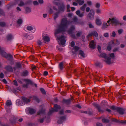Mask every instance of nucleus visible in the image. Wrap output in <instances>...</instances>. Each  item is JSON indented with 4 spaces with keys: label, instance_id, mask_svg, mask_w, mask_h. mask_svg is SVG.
Segmentation results:
<instances>
[{
    "label": "nucleus",
    "instance_id": "1",
    "mask_svg": "<svg viewBox=\"0 0 126 126\" xmlns=\"http://www.w3.org/2000/svg\"><path fill=\"white\" fill-rule=\"evenodd\" d=\"M71 23V22L67 20L66 18L62 19L60 25L59 26V29L55 31V37L57 38L59 43L60 41L59 44L63 46H65L66 42L65 37L63 35H61L60 37H58L57 36V34L61 32H64L67 31L68 34L71 35L72 37L74 38L75 37V35H73L72 34L75 29V27L74 26H72L68 31H67L68 25Z\"/></svg>",
    "mask_w": 126,
    "mask_h": 126
},
{
    "label": "nucleus",
    "instance_id": "2",
    "mask_svg": "<svg viewBox=\"0 0 126 126\" xmlns=\"http://www.w3.org/2000/svg\"><path fill=\"white\" fill-rule=\"evenodd\" d=\"M111 22L112 25H116L120 24V22L116 18L113 17L111 19L110 18L107 23L104 22L102 25V28L103 29L106 28L110 25V22Z\"/></svg>",
    "mask_w": 126,
    "mask_h": 126
},
{
    "label": "nucleus",
    "instance_id": "3",
    "mask_svg": "<svg viewBox=\"0 0 126 126\" xmlns=\"http://www.w3.org/2000/svg\"><path fill=\"white\" fill-rule=\"evenodd\" d=\"M55 4L58 6L59 11L55 13L53 15V18L54 19H56L59 16L60 11L63 12L65 9V6L63 4L62 2L56 3Z\"/></svg>",
    "mask_w": 126,
    "mask_h": 126
},
{
    "label": "nucleus",
    "instance_id": "4",
    "mask_svg": "<svg viewBox=\"0 0 126 126\" xmlns=\"http://www.w3.org/2000/svg\"><path fill=\"white\" fill-rule=\"evenodd\" d=\"M0 54L2 56L6 58L10 61H11L10 63V64L12 65L14 64V62L12 61L13 56L10 54H7L3 50H1L0 47Z\"/></svg>",
    "mask_w": 126,
    "mask_h": 126
},
{
    "label": "nucleus",
    "instance_id": "5",
    "mask_svg": "<svg viewBox=\"0 0 126 126\" xmlns=\"http://www.w3.org/2000/svg\"><path fill=\"white\" fill-rule=\"evenodd\" d=\"M63 113V110H62L59 112V114L60 115L58 116L57 121V123L59 124H62L66 120V116L62 115Z\"/></svg>",
    "mask_w": 126,
    "mask_h": 126
},
{
    "label": "nucleus",
    "instance_id": "6",
    "mask_svg": "<svg viewBox=\"0 0 126 126\" xmlns=\"http://www.w3.org/2000/svg\"><path fill=\"white\" fill-rule=\"evenodd\" d=\"M54 108H51L50 109L48 113V115H51L53 112H54L58 111V110L60 109L61 108L60 106L57 104L55 105H54Z\"/></svg>",
    "mask_w": 126,
    "mask_h": 126
},
{
    "label": "nucleus",
    "instance_id": "7",
    "mask_svg": "<svg viewBox=\"0 0 126 126\" xmlns=\"http://www.w3.org/2000/svg\"><path fill=\"white\" fill-rule=\"evenodd\" d=\"M100 57H101L105 59V61L107 63L110 64L111 63L110 58L107 56L106 54L104 53H101L100 55Z\"/></svg>",
    "mask_w": 126,
    "mask_h": 126
},
{
    "label": "nucleus",
    "instance_id": "8",
    "mask_svg": "<svg viewBox=\"0 0 126 126\" xmlns=\"http://www.w3.org/2000/svg\"><path fill=\"white\" fill-rule=\"evenodd\" d=\"M94 10H93L91 9L88 15V19L91 20L92 19H93L94 18Z\"/></svg>",
    "mask_w": 126,
    "mask_h": 126
},
{
    "label": "nucleus",
    "instance_id": "9",
    "mask_svg": "<svg viewBox=\"0 0 126 126\" xmlns=\"http://www.w3.org/2000/svg\"><path fill=\"white\" fill-rule=\"evenodd\" d=\"M94 36L95 38L96 39H98V35L97 33L96 32L94 31L93 32L91 33L88 34L87 37L88 39H89L90 37H91L92 36Z\"/></svg>",
    "mask_w": 126,
    "mask_h": 126
},
{
    "label": "nucleus",
    "instance_id": "10",
    "mask_svg": "<svg viewBox=\"0 0 126 126\" xmlns=\"http://www.w3.org/2000/svg\"><path fill=\"white\" fill-rule=\"evenodd\" d=\"M27 29L30 31L29 32L31 33H33L35 31V29L33 28L31 26H28L27 27Z\"/></svg>",
    "mask_w": 126,
    "mask_h": 126
},
{
    "label": "nucleus",
    "instance_id": "11",
    "mask_svg": "<svg viewBox=\"0 0 126 126\" xmlns=\"http://www.w3.org/2000/svg\"><path fill=\"white\" fill-rule=\"evenodd\" d=\"M96 43L93 41H91L89 43L90 47L91 48L94 49L95 47Z\"/></svg>",
    "mask_w": 126,
    "mask_h": 126
},
{
    "label": "nucleus",
    "instance_id": "12",
    "mask_svg": "<svg viewBox=\"0 0 126 126\" xmlns=\"http://www.w3.org/2000/svg\"><path fill=\"white\" fill-rule=\"evenodd\" d=\"M44 106L41 105L40 106V108L41 109V110L39 111L37 113L38 115H39L41 114H43L45 112V110L43 108Z\"/></svg>",
    "mask_w": 126,
    "mask_h": 126
},
{
    "label": "nucleus",
    "instance_id": "13",
    "mask_svg": "<svg viewBox=\"0 0 126 126\" xmlns=\"http://www.w3.org/2000/svg\"><path fill=\"white\" fill-rule=\"evenodd\" d=\"M114 44V42L113 40L112 41L108 44V46L107 47V50L110 51L111 50V47L112 44Z\"/></svg>",
    "mask_w": 126,
    "mask_h": 126
},
{
    "label": "nucleus",
    "instance_id": "14",
    "mask_svg": "<svg viewBox=\"0 0 126 126\" xmlns=\"http://www.w3.org/2000/svg\"><path fill=\"white\" fill-rule=\"evenodd\" d=\"M116 110L120 114L123 115L124 113V110L122 108L119 107H117Z\"/></svg>",
    "mask_w": 126,
    "mask_h": 126
},
{
    "label": "nucleus",
    "instance_id": "15",
    "mask_svg": "<svg viewBox=\"0 0 126 126\" xmlns=\"http://www.w3.org/2000/svg\"><path fill=\"white\" fill-rule=\"evenodd\" d=\"M76 13L79 17H82L84 16V12L81 13L79 10L77 11Z\"/></svg>",
    "mask_w": 126,
    "mask_h": 126
},
{
    "label": "nucleus",
    "instance_id": "16",
    "mask_svg": "<svg viewBox=\"0 0 126 126\" xmlns=\"http://www.w3.org/2000/svg\"><path fill=\"white\" fill-rule=\"evenodd\" d=\"M29 75L28 71L26 70H24L21 73V75L24 77L27 76Z\"/></svg>",
    "mask_w": 126,
    "mask_h": 126
},
{
    "label": "nucleus",
    "instance_id": "17",
    "mask_svg": "<svg viewBox=\"0 0 126 126\" xmlns=\"http://www.w3.org/2000/svg\"><path fill=\"white\" fill-rule=\"evenodd\" d=\"M72 100V99H63V102L67 105H68L70 104Z\"/></svg>",
    "mask_w": 126,
    "mask_h": 126
},
{
    "label": "nucleus",
    "instance_id": "18",
    "mask_svg": "<svg viewBox=\"0 0 126 126\" xmlns=\"http://www.w3.org/2000/svg\"><path fill=\"white\" fill-rule=\"evenodd\" d=\"M13 38V36L11 34H8L6 36V39L7 41H10Z\"/></svg>",
    "mask_w": 126,
    "mask_h": 126
},
{
    "label": "nucleus",
    "instance_id": "19",
    "mask_svg": "<svg viewBox=\"0 0 126 126\" xmlns=\"http://www.w3.org/2000/svg\"><path fill=\"white\" fill-rule=\"evenodd\" d=\"M22 99L23 102L25 103H27L30 101V99L24 97H22Z\"/></svg>",
    "mask_w": 126,
    "mask_h": 126
},
{
    "label": "nucleus",
    "instance_id": "20",
    "mask_svg": "<svg viewBox=\"0 0 126 126\" xmlns=\"http://www.w3.org/2000/svg\"><path fill=\"white\" fill-rule=\"evenodd\" d=\"M94 107L97 108L99 112H103V110H101L100 107L98 104L94 103Z\"/></svg>",
    "mask_w": 126,
    "mask_h": 126
},
{
    "label": "nucleus",
    "instance_id": "21",
    "mask_svg": "<svg viewBox=\"0 0 126 126\" xmlns=\"http://www.w3.org/2000/svg\"><path fill=\"white\" fill-rule=\"evenodd\" d=\"M28 110L29 113L31 114L34 113L36 111L35 110L31 108H29Z\"/></svg>",
    "mask_w": 126,
    "mask_h": 126
},
{
    "label": "nucleus",
    "instance_id": "22",
    "mask_svg": "<svg viewBox=\"0 0 126 126\" xmlns=\"http://www.w3.org/2000/svg\"><path fill=\"white\" fill-rule=\"evenodd\" d=\"M43 39L44 42H48L50 41V38L49 37L47 36H45L43 38Z\"/></svg>",
    "mask_w": 126,
    "mask_h": 126
},
{
    "label": "nucleus",
    "instance_id": "23",
    "mask_svg": "<svg viewBox=\"0 0 126 126\" xmlns=\"http://www.w3.org/2000/svg\"><path fill=\"white\" fill-rule=\"evenodd\" d=\"M5 68L7 70L9 71L12 72L13 71V68L10 66H7Z\"/></svg>",
    "mask_w": 126,
    "mask_h": 126
},
{
    "label": "nucleus",
    "instance_id": "24",
    "mask_svg": "<svg viewBox=\"0 0 126 126\" xmlns=\"http://www.w3.org/2000/svg\"><path fill=\"white\" fill-rule=\"evenodd\" d=\"M78 3L79 5H81L83 4L84 2V0H75Z\"/></svg>",
    "mask_w": 126,
    "mask_h": 126
},
{
    "label": "nucleus",
    "instance_id": "25",
    "mask_svg": "<svg viewBox=\"0 0 126 126\" xmlns=\"http://www.w3.org/2000/svg\"><path fill=\"white\" fill-rule=\"evenodd\" d=\"M74 51H73L72 52L74 54H76V52L79 49V48L78 47L75 46L74 47Z\"/></svg>",
    "mask_w": 126,
    "mask_h": 126
},
{
    "label": "nucleus",
    "instance_id": "26",
    "mask_svg": "<svg viewBox=\"0 0 126 126\" xmlns=\"http://www.w3.org/2000/svg\"><path fill=\"white\" fill-rule=\"evenodd\" d=\"M96 24L98 25H100L102 24V22L100 20L98 19H97L96 20Z\"/></svg>",
    "mask_w": 126,
    "mask_h": 126
},
{
    "label": "nucleus",
    "instance_id": "27",
    "mask_svg": "<svg viewBox=\"0 0 126 126\" xmlns=\"http://www.w3.org/2000/svg\"><path fill=\"white\" fill-rule=\"evenodd\" d=\"M63 62L60 63L59 64V67L61 70H62L63 68Z\"/></svg>",
    "mask_w": 126,
    "mask_h": 126
},
{
    "label": "nucleus",
    "instance_id": "28",
    "mask_svg": "<svg viewBox=\"0 0 126 126\" xmlns=\"http://www.w3.org/2000/svg\"><path fill=\"white\" fill-rule=\"evenodd\" d=\"M77 18L76 16L74 17L73 19L72 22H73L74 24H76L77 23Z\"/></svg>",
    "mask_w": 126,
    "mask_h": 126
},
{
    "label": "nucleus",
    "instance_id": "29",
    "mask_svg": "<svg viewBox=\"0 0 126 126\" xmlns=\"http://www.w3.org/2000/svg\"><path fill=\"white\" fill-rule=\"evenodd\" d=\"M44 119L45 118L44 117L42 118H40L38 119V122L40 123H42L43 122Z\"/></svg>",
    "mask_w": 126,
    "mask_h": 126
},
{
    "label": "nucleus",
    "instance_id": "30",
    "mask_svg": "<svg viewBox=\"0 0 126 126\" xmlns=\"http://www.w3.org/2000/svg\"><path fill=\"white\" fill-rule=\"evenodd\" d=\"M79 54L82 57H85V55L83 51L80 50L79 51Z\"/></svg>",
    "mask_w": 126,
    "mask_h": 126
},
{
    "label": "nucleus",
    "instance_id": "31",
    "mask_svg": "<svg viewBox=\"0 0 126 126\" xmlns=\"http://www.w3.org/2000/svg\"><path fill=\"white\" fill-rule=\"evenodd\" d=\"M33 100H35L37 102H39L40 101V100L36 96H33Z\"/></svg>",
    "mask_w": 126,
    "mask_h": 126
},
{
    "label": "nucleus",
    "instance_id": "32",
    "mask_svg": "<svg viewBox=\"0 0 126 126\" xmlns=\"http://www.w3.org/2000/svg\"><path fill=\"white\" fill-rule=\"evenodd\" d=\"M86 6V4H84L82 7H80V10L82 11H84L85 10V8Z\"/></svg>",
    "mask_w": 126,
    "mask_h": 126
},
{
    "label": "nucleus",
    "instance_id": "33",
    "mask_svg": "<svg viewBox=\"0 0 126 126\" xmlns=\"http://www.w3.org/2000/svg\"><path fill=\"white\" fill-rule=\"evenodd\" d=\"M25 5V4L23 1H21L18 4V5L20 6L21 7Z\"/></svg>",
    "mask_w": 126,
    "mask_h": 126
},
{
    "label": "nucleus",
    "instance_id": "34",
    "mask_svg": "<svg viewBox=\"0 0 126 126\" xmlns=\"http://www.w3.org/2000/svg\"><path fill=\"white\" fill-rule=\"evenodd\" d=\"M22 23V20L21 19H18L17 22V23L18 25H21Z\"/></svg>",
    "mask_w": 126,
    "mask_h": 126
},
{
    "label": "nucleus",
    "instance_id": "35",
    "mask_svg": "<svg viewBox=\"0 0 126 126\" xmlns=\"http://www.w3.org/2000/svg\"><path fill=\"white\" fill-rule=\"evenodd\" d=\"M25 81L27 83V84H26V85L27 86L28 84H31L32 83V81L30 80L29 79H25Z\"/></svg>",
    "mask_w": 126,
    "mask_h": 126
},
{
    "label": "nucleus",
    "instance_id": "36",
    "mask_svg": "<svg viewBox=\"0 0 126 126\" xmlns=\"http://www.w3.org/2000/svg\"><path fill=\"white\" fill-rule=\"evenodd\" d=\"M6 105L7 106H9L12 105V103L10 100H8L6 102Z\"/></svg>",
    "mask_w": 126,
    "mask_h": 126
},
{
    "label": "nucleus",
    "instance_id": "37",
    "mask_svg": "<svg viewBox=\"0 0 126 126\" xmlns=\"http://www.w3.org/2000/svg\"><path fill=\"white\" fill-rule=\"evenodd\" d=\"M102 121L104 123H107L109 122V120L108 119L104 118L102 119Z\"/></svg>",
    "mask_w": 126,
    "mask_h": 126
},
{
    "label": "nucleus",
    "instance_id": "38",
    "mask_svg": "<svg viewBox=\"0 0 126 126\" xmlns=\"http://www.w3.org/2000/svg\"><path fill=\"white\" fill-rule=\"evenodd\" d=\"M109 56L111 58L114 59V53H112L110 54H109Z\"/></svg>",
    "mask_w": 126,
    "mask_h": 126
},
{
    "label": "nucleus",
    "instance_id": "39",
    "mask_svg": "<svg viewBox=\"0 0 126 126\" xmlns=\"http://www.w3.org/2000/svg\"><path fill=\"white\" fill-rule=\"evenodd\" d=\"M25 11L27 13H29L31 12V9L30 8L27 7L26 8Z\"/></svg>",
    "mask_w": 126,
    "mask_h": 126
},
{
    "label": "nucleus",
    "instance_id": "40",
    "mask_svg": "<svg viewBox=\"0 0 126 126\" xmlns=\"http://www.w3.org/2000/svg\"><path fill=\"white\" fill-rule=\"evenodd\" d=\"M40 91L43 94H45L46 92L44 89L43 88H41L40 89Z\"/></svg>",
    "mask_w": 126,
    "mask_h": 126
},
{
    "label": "nucleus",
    "instance_id": "41",
    "mask_svg": "<svg viewBox=\"0 0 126 126\" xmlns=\"http://www.w3.org/2000/svg\"><path fill=\"white\" fill-rule=\"evenodd\" d=\"M5 25V24L4 22H0V26L1 27H4Z\"/></svg>",
    "mask_w": 126,
    "mask_h": 126
},
{
    "label": "nucleus",
    "instance_id": "42",
    "mask_svg": "<svg viewBox=\"0 0 126 126\" xmlns=\"http://www.w3.org/2000/svg\"><path fill=\"white\" fill-rule=\"evenodd\" d=\"M33 38V37L31 35H29L27 39L29 40H30L32 39Z\"/></svg>",
    "mask_w": 126,
    "mask_h": 126
},
{
    "label": "nucleus",
    "instance_id": "43",
    "mask_svg": "<svg viewBox=\"0 0 126 126\" xmlns=\"http://www.w3.org/2000/svg\"><path fill=\"white\" fill-rule=\"evenodd\" d=\"M96 12L98 14H100L101 13V10L99 9H98L96 10Z\"/></svg>",
    "mask_w": 126,
    "mask_h": 126
},
{
    "label": "nucleus",
    "instance_id": "44",
    "mask_svg": "<svg viewBox=\"0 0 126 126\" xmlns=\"http://www.w3.org/2000/svg\"><path fill=\"white\" fill-rule=\"evenodd\" d=\"M100 4L99 3H96L95 5V7L97 8H99L100 7Z\"/></svg>",
    "mask_w": 126,
    "mask_h": 126
},
{
    "label": "nucleus",
    "instance_id": "45",
    "mask_svg": "<svg viewBox=\"0 0 126 126\" xmlns=\"http://www.w3.org/2000/svg\"><path fill=\"white\" fill-rule=\"evenodd\" d=\"M123 32V30L122 29H119L118 30V33L119 34H121Z\"/></svg>",
    "mask_w": 126,
    "mask_h": 126
},
{
    "label": "nucleus",
    "instance_id": "46",
    "mask_svg": "<svg viewBox=\"0 0 126 126\" xmlns=\"http://www.w3.org/2000/svg\"><path fill=\"white\" fill-rule=\"evenodd\" d=\"M70 8V5H67V11L68 12H70V10L69 9Z\"/></svg>",
    "mask_w": 126,
    "mask_h": 126
},
{
    "label": "nucleus",
    "instance_id": "47",
    "mask_svg": "<svg viewBox=\"0 0 126 126\" xmlns=\"http://www.w3.org/2000/svg\"><path fill=\"white\" fill-rule=\"evenodd\" d=\"M74 45H75L74 42L73 41H72L70 44V46H71V47H74Z\"/></svg>",
    "mask_w": 126,
    "mask_h": 126
},
{
    "label": "nucleus",
    "instance_id": "48",
    "mask_svg": "<svg viewBox=\"0 0 126 126\" xmlns=\"http://www.w3.org/2000/svg\"><path fill=\"white\" fill-rule=\"evenodd\" d=\"M16 66L17 67L19 68L21 67V65L19 63H16Z\"/></svg>",
    "mask_w": 126,
    "mask_h": 126
},
{
    "label": "nucleus",
    "instance_id": "49",
    "mask_svg": "<svg viewBox=\"0 0 126 126\" xmlns=\"http://www.w3.org/2000/svg\"><path fill=\"white\" fill-rule=\"evenodd\" d=\"M87 3V4L89 6H90L92 4V2L91 1H88Z\"/></svg>",
    "mask_w": 126,
    "mask_h": 126
},
{
    "label": "nucleus",
    "instance_id": "50",
    "mask_svg": "<svg viewBox=\"0 0 126 126\" xmlns=\"http://www.w3.org/2000/svg\"><path fill=\"white\" fill-rule=\"evenodd\" d=\"M110 108L111 109L114 110H116V109L117 108H115V106H112L110 107Z\"/></svg>",
    "mask_w": 126,
    "mask_h": 126
},
{
    "label": "nucleus",
    "instance_id": "51",
    "mask_svg": "<svg viewBox=\"0 0 126 126\" xmlns=\"http://www.w3.org/2000/svg\"><path fill=\"white\" fill-rule=\"evenodd\" d=\"M37 43L39 45H42V43L41 41L38 40L37 41Z\"/></svg>",
    "mask_w": 126,
    "mask_h": 126
},
{
    "label": "nucleus",
    "instance_id": "52",
    "mask_svg": "<svg viewBox=\"0 0 126 126\" xmlns=\"http://www.w3.org/2000/svg\"><path fill=\"white\" fill-rule=\"evenodd\" d=\"M102 124L99 123H96V126H102Z\"/></svg>",
    "mask_w": 126,
    "mask_h": 126
},
{
    "label": "nucleus",
    "instance_id": "53",
    "mask_svg": "<svg viewBox=\"0 0 126 126\" xmlns=\"http://www.w3.org/2000/svg\"><path fill=\"white\" fill-rule=\"evenodd\" d=\"M116 35V34L115 32L113 31L112 33V34L111 35V36L112 37H114Z\"/></svg>",
    "mask_w": 126,
    "mask_h": 126
},
{
    "label": "nucleus",
    "instance_id": "54",
    "mask_svg": "<svg viewBox=\"0 0 126 126\" xmlns=\"http://www.w3.org/2000/svg\"><path fill=\"white\" fill-rule=\"evenodd\" d=\"M109 33H105L104 34V36L105 37H108L109 36Z\"/></svg>",
    "mask_w": 126,
    "mask_h": 126
},
{
    "label": "nucleus",
    "instance_id": "55",
    "mask_svg": "<svg viewBox=\"0 0 126 126\" xmlns=\"http://www.w3.org/2000/svg\"><path fill=\"white\" fill-rule=\"evenodd\" d=\"M81 32H78L77 34L76 35L77 37L80 36V34H81Z\"/></svg>",
    "mask_w": 126,
    "mask_h": 126
},
{
    "label": "nucleus",
    "instance_id": "56",
    "mask_svg": "<svg viewBox=\"0 0 126 126\" xmlns=\"http://www.w3.org/2000/svg\"><path fill=\"white\" fill-rule=\"evenodd\" d=\"M98 49L99 52H100L101 50V47L99 46H98L97 47Z\"/></svg>",
    "mask_w": 126,
    "mask_h": 126
},
{
    "label": "nucleus",
    "instance_id": "57",
    "mask_svg": "<svg viewBox=\"0 0 126 126\" xmlns=\"http://www.w3.org/2000/svg\"><path fill=\"white\" fill-rule=\"evenodd\" d=\"M29 35L28 33H25L24 35V36L27 39L28 37L29 36Z\"/></svg>",
    "mask_w": 126,
    "mask_h": 126
},
{
    "label": "nucleus",
    "instance_id": "58",
    "mask_svg": "<svg viewBox=\"0 0 126 126\" xmlns=\"http://www.w3.org/2000/svg\"><path fill=\"white\" fill-rule=\"evenodd\" d=\"M50 10L49 11V13L51 14L53 13V11L51 9V8H49Z\"/></svg>",
    "mask_w": 126,
    "mask_h": 126
},
{
    "label": "nucleus",
    "instance_id": "59",
    "mask_svg": "<svg viewBox=\"0 0 126 126\" xmlns=\"http://www.w3.org/2000/svg\"><path fill=\"white\" fill-rule=\"evenodd\" d=\"M0 14L3 15L4 14V13L2 10L0 9Z\"/></svg>",
    "mask_w": 126,
    "mask_h": 126
},
{
    "label": "nucleus",
    "instance_id": "60",
    "mask_svg": "<svg viewBox=\"0 0 126 126\" xmlns=\"http://www.w3.org/2000/svg\"><path fill=\"white\" fill-rule=\"evenodd\" d=\"M89 27L91 28H94V26L91 23H89Z\"/></svg>",
    "mask_w": 126,
    "mask_h": 126
},
{
    "label": "nucleus",
    "instance_id": "61",
    "mask_svg": "<svg viewBox=\"0 0 126 126\" xmlns=\"http://www.w3.org/2000/svg\"><path fill=\"white\" fill-rule=\"evenodd\" d=\"M4 77V74L2 73H1L0 74V77L1 78H3Z\"/></svg>",
    "mask_w": 126,
    "mask_h": 126
},
{
    "label": "nucleus",
    "instance_id": "62",
    "mask_svg": "<svg viewBox=\"0 0 126 126\" xmlns=\"http://www.w3.org/2000/svg\"><path fill=\"white\" fill-rule=\"evenodd\" d=\"M33 3L34 5H37L38 4V3L37 1H33Z\"/></svg>",
    "mask_w": 126,
    "mask_h": 126
},
{
    "label": "nucleus",
    "instance_id": "63",
    "mask_svg": "<svg viewBox=\"0 0 126 126\" xmlns=\"http://www.w3.org/2000/svg\"><path fill=\"white\" fill-rule=\"evenodd\" d=\"M48 72L47 71H45L44 72V75L45 76H47L48 74Z\"/></svg>",
    "mask_w": 126,
    "mask_h": 126
},
{
    "label": "nucleus",
    "instance_id": "64",
    "mask_svg": "<svg viewBox=\"0 0 126 126\" xmlns=\"http://www.w3.org/2000/svg\"><path fill=\"white\" fill-rule=\"evenodd\" d=\"M34 124L32 123H29L28 125V126H34Z\"/></svg>",
    "mask_w": 126,
    "mask_h": 126
}]
</instances>
